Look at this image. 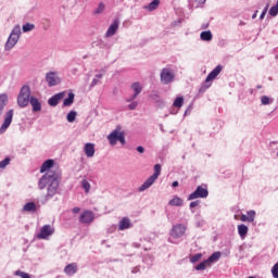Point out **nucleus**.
Returning <instances> with one entry per match:
<instances>
[{"label":"nucleus","instance_id":"4468645a","mask_svg":"<svg viewBox=\"0 0 278 278\" xmlns=\"http://www.w3.org/2000/svg\"><path fill=\"white\" fill-rule=\"evenodd\" d=\"M79 220L84 225H90L94 220V213L92 211H85L80 214Z\"/></svg>","mask_w":278,"mask_h":278},{"label":"nucleus","instance_id":"1a4fd4ad","mask_svg":"<svg viewBox=\"0 0 278 278\" xmlns=\"http://www.w3.org/2000/svg\"><path fill=\"white\" fill-rule=\"evenodd\" d=\"M108 140L112 147L116 146L117 141L125 144V132L115 129L108 136Z\"/></svg>","mask_w":278,"mask_h":278},{"label":"nucleus","instance_id":"423d86ee","mask_svg":"<svg viewBox=\"0 0 278 278\" xmlns=\"http://www.w3.org/2000/svg\"><path fill=\"white\" fill-rule=\"evenodd\" d=\"M223 71V66L217 65L206 77L204 84L200 88V92H205L207 88L212 86V81L217 77V75H220V72Z\"/></svg>","mask_w":278,"mask_h":278},{"label":"nucleus","instance_id":"f257e3e1","mask_svg":"<svg viewBox=\"0 0 278 278\" xmlns=\"http://www.w3.org/2000/svg\"><path fill=\"white\" fill-rule=\"evenodd\" d=\"M51 167H53V160H47L40 168V173L46 174L39 179L38 188L39 190H45L48 186L46 199H53L60 188V174L54 170H49Z\"/></svg>","mask_w":278,"mask_h":278},{"label":"nucleus","instance_id":"49530a36","mask_svg":"<svg viewBox=\"0 0 278 278\" xmlns=\"http://www.w3.org/2000/svg\"><path fill=\"white\" fill-rule=\"evenodd\" d=\"M192 112V106H188V109L185 111V116H188Z\"/></svg>","mask_w":278,"mask_h":278},{"label":"nucleus","instance_id":"13d9d810","mask_svg":"<svg viewBox=\"0 0 278 278\" xmlns=\"http://www.w3.org/2000/svg\"><path fill=\"white\" fill-rule=\"evenodd\" d=\"M236 220L238 219V215H235Z\"/></svg>","mask_w":278,"mask_h":278},{"label":"nucleus","instance_id":"2f4dec72","mask_svg":"<svg viewBox=\"0 0 278 278\" xmlns=\"http://www.w3.org/2000/svg\"><path fill=\"white\" fill-rule=\"evenodd\" d=\"M67 123H75V118H77V112L75 111H71L68 114H67Z\"/></svg>","mask_w":278,"mask_h":278},{"label":"nucleus","instance_id":"39448f33","mask_svg":"<svg viewBox=\"0 0 278 278\" xmlns=\"http://www.w3.org/2000/svg\"><path fill=\"white\" fill-rule=\"evenodd\" d=\"M160 175H162V165L161 164H156L154 165V174L152 176H150L139 188L138 191L139 192H144V190H149V188H151V186H153L155 184V181H157V177H160Z\"/></svg>","mask_w":278,"mask_h":278},{"label":"nucleus","instance_id":"7ed1b4c3","mask_svg":"<svg viewBox=\"0 0 278 278\" xmlns=\"http://www.w3.org/2000/svg\"><path fill=\"white\" fill-rule=\"evenodd\" d=\"M64 99V101H63ZM60 101H63V105H73L75 101V93L68 92V91H62L59 92L54 96H52L49 100L48 103L49 105H58Z\"/></svg>","mask_w":278,"mask_h":278},{"label":"nucleus","instance_id":"9d476101","mask_svg":"<svg viewBox=\"0 0 278 278\" xmlns=\"http://www.w3.org/2000/svg\"><path fill=\"white\" fill-rule=\"evenodd\" d=\"M46 81L49 88H53L55 86H60L62 84V77H60V73L58 72H48L46 74Z\"/></svg>","mask_w":278,"mask_h":278},{"label":"nucleus","instance_id":"b1692460","mask_svg":"<svg viewBox=\"0 0 278 278\" xmlns=\"http://www.w3.org/2000/svg\"><path fill=\"white\" fill-rule=\"evenodd\" d=\"M201 40H204V42H210L213 38L212 31L205 30L200 34Z\"/></svg>","mask_w":278,"mask_h":278},{"label":"nucleus","instance_id":"4c0bfd02","mask_svg":"<svg viewBox=\"0 0 278 278\" xmlns=\"http://www.w3.org/2000/svg\"><path fill=\"white\" fill-rule=\"evenodd\" d=\"M271 276L278 278V262L271 267Z\"/></svg>","mask_w":278,"mask_h":278},{"label":"nucleus","instance_id":"cd10ccee","mask_svg":"<svg viewBox=\"0 0 278 278\" xmlns=\"http://www.w3.org/2000/svg\"><path fill=\"white\" fill-rule=\"evenodd\" d=\"M24 212H36V203L28 202L23 207Z\"/></svg>","mask_w":278,"mask_h":278},{"label":"nucleus","instance_id":"9b49d317","mask_svg":"<svg viewBox=\"0 0 278 278\" xmlns=\"http://www.w3.org/2000/svg\"><path fill=\"white\" fill-rule=\"evenodd\" d=\"M55 233V228L51 225H45L40 228L39 233L36 235L38 240H49Z\"/></svg>","mask_w":278,"mask_h":278},{"label":"nucleus","instance_id":"58836bf2","mask_svg":"<svg viewBox=\"0 0 278 278\" xmlns=\"http://www.w3.org/2000/svg\"><path fill=\"white\" fill-rule=\"evenodd\" d=\"M269 16H277L278 14V7L274 5L269 9V12H268Z\"/></svg>","mask_w":278,"mask_h":278},{"label":"nucleus","instance_id":"412c9836","mask_svg":"<svg viewBox=\"0 0 278 278\" xmlns=\"http://www.w3.org/2000/svg\"><path fill=\"white\" fill-rule=\"evenodd\" d=\"M64 273H66L70 277H73L75 273H77V264L71 263L64 268Z\"/></svg>","mask_w":278,"mask_h":278},{"label":"nucleus","instance_id":"c85d7f7f","mask_svg":"<svg viewBox=\"0 0 278 278\" xmlns=\"http://www.w3.org/2000/svg\"><path fill=\"white\" fill-rule=\"evenodd\" d=\"M210 266H212V265H211V264L207 262V260H206V261H204V262L198 264V265L195 266V270H205V268H210Z\"/></svg>","mask_w":278,"mask_h":278},{"label":"nucleus","instance_id":"a878e982","mask_svg":"<svg viewBox=\"0 0 278 278\" xmlns=\"http://www.w3.org/2000/svg\"><path fill=\"white\" fill-rule=\"evenodd\" d=\"M81 188L85 191V194H89L90 193V188H92V186L90 185V181H88V179H83L81 180Z\"/></svg>","mask_w":278,"mask_h":278},{"label":"nucleus","instance_id":"09e8293b","mask_svg":"<svg viewBox=\"0 0 278 278\" xmlns=\"http://www.w3.org/2000/svg\"><path fill=\"white\" fill-rule=\"evenodd\" d=\"M179 23H181V20L173 22L172 26L177 27L179 25Z\"/></svg>","mask_w":278,"mask_h":278},{"label":"nucleus","instance_id":"c756f323","mask_svg":"<svg viewBox=\"0 0 278 278\" xmlns=\"http://www.w3.org/2000/svg\"><path fill=\"white\" fill-rule=\"evenodd\" d=\"M103 12H105V4L103 2H100L94 9L93 14H103Z\"/></svg>","mask_w":278,"mask_h":278},{"label":"nucleus","instance_id":"6e6d98bb","mask_svg":"<svg viewBox=\"0 0 278 278\" xmlns=\"http://www.w3.org/2000/svg\"><path fill=\"white\" fill-rule=\"evenodd\" d=\"M130 110H136V106H134V105H132V106H130Z\"/></svg>","mask_w":278,"mask_h":278},{"label":"nucleus","instance_id":"c03bdc74","mask_svg":"<svg viewBox=\"0 0 278 278\" xmlns=\"http://www.w3.org/2000/svg\"><path fill=\"white\" fill-rule=\"evenodd\" d=\"M40 110H42V106H40V105L33 106V112H40Z\"/></svg>","mask_w":278,"mask_h":278},{"label":"nucleus","instance_id":"603ef678","mask_svg":"<svg viewBox=\"0 0 278 278\" xmlns=\"http://www.w3.org/2000/svg\"><path fill=\"white\" fill-rule=\"evenodd\" d=\"M172 186H173V188H177V186H179V182H178V181H174V182L172 184Z\"/></svg>","mask_w":278,"mask_h":278},{"label":"nucleus","instance_id":"dca6fc26","mask_svg":"<svg viewBox=\"0 0 278 278\" xmlns=\"http://www.w3.org/2000/svg\"><path fill=\"white\" fill-rule=\"evenodd\" d=\"M131 91L134 92V94L131 96L130 99H128V101H134V99H136L138 97V94H140V92H142V84L136 81L132 83L130 86Z\"/></svg>","mask_w":278,"mask_h":278},{"label":"nucleus","instance_id":"37998d69","mask_svg":"<svg viewBox=\"0 0 278 278\" xmlns=\"http://www.w3.org/2000/svg\"><path fill=\"white\" fill-rule=\"evenodd\" d=\"M240 220L242 223H249V217L247 215L242 214L241 217H240Z\"/></svg>","mask_w":278,"mask_h":278},{"label":"nucleus","instance_id":"3c124183","mask_svg":"<svg viewBox=\"0 0 278 278\" xmlns=\"http://www.w3.org/2000/svg\"><path fill=\"white\" fill-rule=\"evenodd\" d=\"M175 108V110H176V112H174V114H177V112H179V108H181V105H176V106H174Z\"/></svg>","mask_w":278,"mask_h":278},{"label":"nucleus","instance_id":"7c9ffc66","mask_svg":"<svg viewBox=\"0 0 278 278\" xmlns=\"http://www.w3.org/2000/svg\"><path fill=\"white\" fill-rule=\"evenodd\" d=\"M10 97H8V93L0 94V105H8Z\"/></svg>","mask_w":278,"mask_h":278},{"label":"nucleus","instance_id":"aec40b11","mask_svg":"<svg viewBox=\"0 0 278 278\" xmlns=\"http://www.w3.org/2000/svg\"><path fill=\"white\" fill-rule=\"evenodd\" d=\"M238 233L242 240L247 238V235L249 233V227L244 224H240L237 227Z\"/></svg>","mask_w":278,"mask_h":278},{"label":"nucleus","instance_id":"c9c22d12","mask_svg":"<svg viewBox=\"0 0 278 278\" xmlns=\"http://www.w3.org/2000/svg\"><path fill=\"white\" fill-rule=\"evenodd\" d=\"M247 216H248L249 223H253V220H255V211H248Z\"/></svg>","mask_w":278,"mask_h":278},{"label":"nucleus","instance_id":"a19ab883","mask_svg":"<svg viewBox=\"0 0 278 278\" xmlns=\"http://www.w3.org/2000/svg\"><path fill=\"white\" fill-rule=\"evenodd\" d=\"M267 12H268V4L264 8V10H263V12H262V14L260 16L261 21L264 20V16H266Z\"/></svg>","mask_w":278,"mask_h":278},{"label":"nucleus","instance_id":"6ab92c4d","mask_svg":"<svg viewBox=\"0 0 278 278\" xmlns=\"http://www.w3.org/2000/svg\"><path fill=\"white\" fill-rule=\"evenodd\" d=\"M168 205L172 207H181L184 205V199L179 198L178 195H174L169 200Z\"/></svg>","mask_w":278,"mask_h":278},{"label":"nucleus","instance_id":"20e7f679","mask_svg":"<svg viewBox=\"0 0 278 278\" xmlns=\"http://www.w3.org/2000/svg\"><path fill=\"white\" fill-rule=\"evenodd\" d=\"M21 25H15L11 30L5 43H4V51H12L16 45H18V40H21Z\"/></svg>","mask_w":278,"mask_h":278},{"label":"nucleus","instance_id":"6e6552de","mask_svg":"<svg viewBox=\"0 0 278 278\" xmlns=\"http://www.w3.org/2000/svg\"><path fill=\"white\" fill-rule=\"evenodd\" d=\"M160 78L161 84H163L164 86H168L169 84H173V81H175V72H173V70H170L169 67H164L161 71Z\"/></svg>","mask_w":278,"mask_h":278},{"label":"nucleus","instance_id":"e433bc0d","mask_svg":"<svg viewBox=\"0 0 278 278\" xmlns=\"http://www.w3.org/2000/svg\"><path fill=\"white\" fill-rule=\"evenodd\" d=\"M201 257H203V254L198 253L190 257V262H192V264H195V262H199V260H201Z\"/></svg>","mask_w":278,"mask_h":278},{"label":"nucleus","instance_id":"79ce46f5","mask_svg":"<svg viewBox=\"0 0 278 278\" xmlns=\"http://www.w3.org/2000/svg\"><path fill=\"white\" fill-rule=\"evenodd\" d=\"M193 1L194 3H197V8H200V5H203L207 0H193Z\"/></svg>","mask_w":278,"mask_h":278},{"label":"nucleus","instance_id":"4d7b16f0","mask_svg":"<svg viewBox=\"0 0 278 278\" xmlns=\"http://www.w3.org/2000/svg\"><path fill=\"white\" fill-rule=\"evenodd\" d=\"M276 8H278V0H277V2H276Z\"/></svg>","mask_w":278,"mask_h":278},{"label":"nucleus","instance_id":"2eb2a0df","mask_svg":"<svg viewBox=\"0 0 278 278\" xmlns=\"http://www.w3.org/2000/svg\"><path fill=\"white\" fill-rule=\"evenodd\" d=\"M134 227V224H131V219L129 217H123L118 223V230L125 231L126 229H131Z\"/></svg>","mask_w":278,"mask_h":278},{"label":"nucleus","instance_id":"ddd939ff","mask_svg":"<svg viewBox=\"0 0 278 278\" xmlns=\"http://www.w3.org/2000/svg\"><path fill=\"white\" fill-rule=\"evenodd\" d=\"M12 118H14V110H9L4 115V122L0 127V134H5L8 127L12 125Z\"/></svg>","mask_w":278,"mask_h":278},{"label":"nucleus","instance_id":"bb28decb","mask_svg":"<svg viewBox=\"0 0 278 278\" xmlns=\"http://www.w3.org/2000/svg\"><path fill=\"white\" fill-rule=\"evenodd\" d=\"M34 29H36V25L31 23H26L22 26V31L24 34H27L28 31H34Z\"/></svg>","mask_w":278,"mask_h":278},{"label":"nucleus","instance_id":"f8f14e48","mask_svg":"<svg viewBox=\"0 0 278 278\" xmlns=\"http://www.w3.org/2000/svg\"><path fill=\"white\" fill-rule=\"evenodd\" d=\"M210 192L207 187L199 186L189 197L188 201H194V199H207Z\"/></svg>","mask_w":278,"mask_h":278},{"label":"nucleus","instance_id":"473e14b6","mask_svg":"<svg viewBox=\"0 0 278 278\" xmlns=\"http://www.w3.org/2000/svg\"><path fill=\"white\" fill-rule=\"evenodd\" d=\"M261 101L263 105H270L273 103V98H269L268 96H263L261 98Z\"/></svg>","mask_w":278,"mask_h":278},{"label":"nucleus","instance_id":"de8ad7c7","mask_svg":"<svg viewBox=\"0 0 278 278\" xmlns=\"http://www.w3.org/2000/svg\"><path fill=\"white\" fill-rule=\"evenodd\" d=\"M138 153H144V148L142 146L137 147Z\"/></svg>","mask_w":278,"mask_h":278},{"label":"nucleus","instance_id":"72a5a7b5","mask_svg":"<svg viewBox=\"0 0 278 278\" xmlns=\"http://www.w3.org/2000/svg\"><path fill=\"white\" fill-rule=\"evenodd\" d=\"M14 275L16 277H21V278H31V276H29V274L25 273V271H21V270H16L14 273Z\"/></svg>","mask_w":278,"mask_h":278},{"label":"nucleus","instance_id":"f3484780","mask_svg":"<svg viewBox=\"0 0 278 278\" xmlns=\"http://www.w3.org/2000/svg\"><path fill=\"white\" fill-rule=\"evenodd\" d=\"M118 25H121V22L118 20H115L110 27L108 28L105 36L106 38H112L116 31H118Z\"/></svg>","mask_w":278,"mask_h":278},{"label":"nucleus","instance_id":"8fccbe9b","mask_svg":"<svg viewBox=\"0 0 278 278\" xmlns=\"http://www.w3.org/2000/svg\"><path fill=\"white\" fill-rule=\"evenodd\" d=\"M79 212H80V208H79V207H74V208H73V213H74V214H79Z\"/></svg>","mask_w":278,"mask_h":278},{"label":"nucleus","instance_id":"5701e85b","mask_svg":"<svg viewBox=\"0 0 278 278\" xmlns=\"http://www.w3.org/2000/svg\"><path fill=\"white\" fill-rule=\"evenodd\" d=\"M220 252H214L207 260L206 262L210 263V265L212 266V264H215V262H218L220 260Z\"/></svg>","mask_w":278,"mask_h":278},{"label":"nucleus","instance_id":"393cba45","mask_svg":"<svg viewBox=\"0 0 278 278\" xmlns=\"http://www.w3.org/2000/svg\"><path fill=\"white\" fill-rule=\"evenodd\" d=\"M101 79H103V73H98L94 75L92 81H91V88H94L98 84L101 83Z\"/></svg>","mask_w":278,"mask_h":278},{"label":"nucleus","instance_id":"0eeeda50","mask_svg":"<svg viewBox=\"0 0 278 278\" xmlns=\"http://www.w3.org/2000/svg\"><path fill=\"white\" fill-rule=\"evenodd\" d=\"M186 225L182 224H177L175 226H173L172 230H170V235H169V242H172L173 244H175V240H179V238H182V236L186 235Z\"/></svg>","mask_w":278,"mask_h":278},{"label":"nucleus","instance_id":"f704fd0d","mask_svg":"<svg viewBox=\"0 0 278 278\" xmlns=\"http://www.w3.org/2000/svg\"><path fill=\"white\" fill-rule=\"evenodd\" d=\"M173 105H184V96L176 97V99L174 100Z\"/></svg>","mask_w":278,"mask_h":278},{"label":"nucleus","instance_id":"a18cd8bd","mask_svg":"<svg viewBox=\"0 0 278 278\" xmlns=\"http://www.w3.org/2000/svg\"><path fill=\"white\" fill-rule=\"evenodd\" d=\"M199 205V201H193L190 203V208L192 210V207H197Z\"/></svg>","mask_w":278,"mask_h":278},{"label":"nucleus","instance_id":"4be33fe9","mask_svg":"<svg viewBox=\"0 0 278 278\" xmlns=\"http://www.w3.org/2000/svg\"><path fill=\"white\" fill-rule=\"evenodd\" d=\"M160 8V0H153L148 5L143 7V10H148V12H153Z\"/></svg>","mask_w":278,"mask_h":278},{"label":"nucleus","instance_id":"864d4df0","mask_svg":"<svg viewBox=\"0 0 278 278\" xmlns=\"http://www.w3.org/2000/svg\"><path fill=\"white\" fill-rule=\"evenodd\" d=\"M3 114V106L0 105V116Z\"/></svg>","mask_w":278,"mask_h":278},{"label":"nucleus","instance_id":"f03ea898","mask_svg":"<svg viewBox=\"0 0 278 278\" xmlns=\"http://www.w3.org/2000/svg\"><path fill=\"white\" fill-rule=\"evenodd\" d=\"M31 89L29 88V86L24 85L21 90L20 93L17 96V104L18 105H40V101L37 100L36 97L31 96Z\"/></svg>","mask_w":278,"mask_h":278},{"label":"nucleus","instance_id":"5fc2aeb1","mask_svg":"<svg viewBox=\"0 0 278 278\" xmlns=\"http://www.w3.org/2000/svg\"><path fill=\"white\" fill-rule=\"evenodd\" d=\"M257 17V12H255L253 15H252V18H256Z\"/></svg>","mask_w":278,"mask_h":278},{"label":"nucleus","instance_id":"a211bd4d","mask_svg":"<svg viewBox=\"0 0 278 278\" xmlns=\"http://www.w3.org/2000/svg\"><path fill=\"white\" fill-rule=\"evenodd\" d=\"M94 143H86L84 147V153L87 157H94Z\"/></svg>","mask_w":278,"mask_h":278},{"label":"nucleus","instance_id":"ea45409f","mask_svg":"<svg viewBox=\"0 0 278 278\" xmlns=\"http://www.w3.org/2000/svg\"><path fill=\"white\" fill-rule=\"evenodd\" d=\"M10 164V157H5L3 161H0V168H5Z\"/></svg>","mask_w":278,"mask_h":278}]
</instances>
